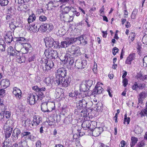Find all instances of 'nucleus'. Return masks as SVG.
I'll return each instance as SVG.
<instances>
[{
	"instance_id": "nucleus-30",
	"label": "nucleus",
	"mask_w": 147,
	"mask_h": 147,
	"mask_svg": "<svg viewBox=\"0 0 147 147\" xmlns=\"http://www.w3.org/2000/svg\"><path fill=\"white\" fill-rule=\"evenodd\" d=\"M44 82L47 86H51L52 85L53 81L50 77H48L45 78Z\"/></svg>"
},
{
	"instance_id": "nucleus-37",
	"label": "nucleus",
	"mask_w": 147,
	"mask_h": 147,
	"mask_svg": "<svg viewBox=\"0 0 147 147\" xmlns=\"http://www.w3.org/2000/svg\"><path fill=\"white\" fill-rule=\"evenodd\" d=\"M61 89L59 88L56 89L55 93L56 95V98H60V96L62 94L61 92Z\"/></svg>"
},
{
	"instance_id": "nucleus-25",
	"label": "nucleus",
	"mask_w": 147,
	"mask_h": 147,
	"mask_svg": "<svg viewBox=\"0 0 147 147\" xmlns=\"http://www.w3.org/2000/svg\"><path fill=\"white\" fill-rule=\"evenodd\" d=\"M70 11H71V14L72 13L73 14H71V16L74 17L76 15L77 16H79L80 13L79 12H77L76 10L73 7H70Z\"/></svg>"
},
{
	"instance_id": "nucleus-27",
	"label": "nucleus",
	"mask_w": 147,
	"mask_h": 147,
	"mask_svg": "<svg viewBox=\"0 0 147 147\" xmlns=\"http://www.w3.org/2000/svg\"><path fill=\"white\" fill-rule=\"evenodd\" d=\"M80 89L81 91L85 92L88 90L89 89L85 83L83 82L80 84Z\"/></svg>"
},
{
	"instance_id": "nucleus-54",
	"label": "nucleus",
	"mask_w": 147,
	"mask_h": 147,
	"mask_svg": "<svg viewBox=\"0 0 147 147\" xmlns=\"http://www.w3.org/2000/svg\"><path fill=\"white\" fill-rule=\"evenodd\" d=\"M31 133L28 131H24L21 134L22 137H24L25 136H27V139L28 138V136L30 135Z\"/></svg>"
},
{
	"instance_id": "nucleus-22",
	"label": "nucleus",
	"mask_w": 147,
	"mask_h": 147,
	"mask_svg": "<svg viewBox=\"0 0 147 147\" xmlns=\"http://www.w3.org/2000/svg\"><path fill=\"white\" fill-rule=\"evenodd\" d=\"M135 57V54L134 53L130 54L127 57L125 61V63L129 64H130L131 61L134 60Z\"/></svg>"
},
{
	"instance_id": "nucleus-26",
	"label": "nucleus",
	"mask_w": 147,
	"mask_h": 147,
	"mask_svg": "<svg viewBox=\"0 0 147 147\" xmlns=\"http://www.w3.org/2000/svg\"><path fill=\"white\" fill-rule=\"evenodd\" d=\"M48 112L52 111L55 109V105L54 103L51 102H47Z\"/></svg>"
},
{
	"instance_id": "nucleus-35",
	"label": "nucleus",
	"mask_w": 147,
	"mask_h": 147,
	"mask_svg": "<svg viewBox=\"0 0 147 147\" xmlns=\"http://www.w3.org/2000/svg\"><path fill=\"white\" fill-rule=\"evenodd\" d=\"M6 110L5 107L3 104L0 102V112L5 114Z\"/></svg>"
},
{
	"instance_id": "nucleus-39",
	"label": "nucleus",
	"mask_w": 147,
	"mask_h": 147,
	"mask_svg": "<svg viewBox=\"0 0 147 147\" xmlns=\"http://www.w3.org/2000/svg\"><path fill=\"white\" fill-rule=\"evenodd\" d=\"M134 131L136 134H139L142 132L141 128L138 125L136 126L135 128Z\"/></svg>"
},
{
	"instance_id": "nucleus-46",
	"label": "nucleus",
	"mask_w": 147,
	"mask_h": 147,
	"mask_svg": "<svg viewBox=\"0 0 147 147\" xmlns=\"http://www.w3.org/2000/svg\"><path fill=\"white\" fill-rule=\"evenodd\" d=\"M137 13V11L136 9H134L133 11L131 16V18L132 19H134L136 18Z\"/></svg>"
},
{
	"instance_id": "nucleus-63",
	"label": "nucleus",
	"mask_w": 147,
	"mask_h": 147,
	"mask_svg": "<svg viewBox=\"0 0 147 147\" xmlns=\"http://www.w3.org/2000/svg\"><path fill=\"white\" fill-rule=\"evenodd\" d=\"M17 41L24 42L26 41V39L24 37L18 38L17 39Z\"/></svg>"
},
{
	"instance_id": "nucleus-16",
	"label": "nucleus",
	"mask_w": 147,
	"mask_h": 147,
	"mask_svg": "<svg viewBox=\"0 0 147 147\" xmlns=\"http://www.w3.org/2000/svg\"><path fill=\"white\" fill-rule=\"evenodd\" d=\"M39 96H35L32 94H30L28 98V102L29 104L31 105H34L35 102L36 98H39Z\"/></svg>"
},
{
	"instance_id": "nucleus-64",
	"label": "nucleus",
	"mask_w": 147,
	"mask_h": 147,
	"mask_svg": "<svg viewBox=\"0 0 147 147\" xmlns=\"http://www.w3.org/2000/svg\"><path fill=\"white\" fill-rule=\"evenodd\" d=\"M142 40L144 42V43L147 45V35H144L143 37Z\"/></svg>"
},
{
	"instance_id": "nucleus-42",
	"label": "nucleus",
	"mask_w": 147,
	"mask_h": 147,
	"mask_svg": "<svg viewBox=\"0 0 147 147\" xmlns=\"http://www.w3.org/2000/svg\"><path fill=\"white\" fill-rule=\"evenodd\" d=\"M36 26L35 24H32L30 28V30L32 31L33 32H37Z\"/></svg>"
},
{
	"instance_id": "nucleus-29",
	"label": "nucleus",
	"mask_w": 147,
	"mask_h": 147,
	"mask_svg": "<svg viewBox=\"0 0 147 147\" xmlns=\"http://www.w3.org/2000/svg\"><path fill=\"white\" fill-rule=\"evenodd\" d=\"M72 119V117L71 116H68L65 119L64 122L67 124H69L71 123Z\"/></svg>"
},
{
	"instance_id": "nucleus-41",
	"label": "nucleus",
	"mask_w": 147,
	"mask_h": 147,
	"mask_svg": "<svg viewBox=\"0 0 147 147\" xmlns=\"http://www.w3.org/2000/svg\"><path fill=\"white\" fill-rule=\"evenodd\" d=\"M84 83L87 86L88 88H89H89L92 85L93 81L91 80H88L86 81Z\"/></svg>"
},
{
	"instance_id": "nucleus-18",
	"label": "nucleus",
	"mask_w": 147,
	"mask_h": 147,
	"mask_svg": "<svg viewBox=\"0 0 147 147\" xmlns=\"http://www.w3.org/2000/svg\"><path fill=\"white\" fill-rule=\"evenodd\" d=\"M0 85L3 88H6L10 85L9 80L7 79H4L2 80L0 82Z\"/></svg>"
},
{
	"instance_id": "nucleus-51",
	"label": "nucleus",
	"mask_w": 147,
	"mask_h": 147,
	"mask_svg": "<svg viewBox=\"0 0 147 147\" xmlns=\"http://www.w3.org/2000/svg\"><path fill=\"white\" fill-rule=\"evenodd\" d=\"M39 20L41 22H45L47 20V17L44 16H40L39 17Z\"/></svg>"
},
{
	"instance_id": "nucleus-45",
	"label": "nucleus",
	"mask_w": 147,
	"mask_h": 147,
	"mask_svg": "<svg viewBox=\"0 0 147 147\" xmlns=\"http://www.w3.org/2000/svg\"><path fill=\"white\" fill-rule=\"evenodd\" d=\"M146 97V94L144 92H141L139 95V98L142 99L145 98Z\"/></svg>"
},
{
	"instance_id": "nucleus-49",
	"label": "nucleus",
	"mask_w": 147,
	"mask_h": 147,
	"mask_svg": "<svg viewBox=\"0 0 147 147\" xmlns=\"http://www.w3.org/2000/svg\"><path fill=\"white\" fill-rule=\"evenodd\" d=\"M24 124L25 125V126H30V127H32V126H31V121L29 119H27L26 121H25Z\"/></svg>"
},
{
	"instance_id": "nucleus-20",
	"label": "nucleus",
	"mask_w": 147,
	"mask_h": 147,
	"mask_svg": "<svg viewBox=\"0 0 147 147\" xmlns=\"http://www.w3.org/2000/svg\"><path fill=\"white\" fill-rule=\"evenodd\" d=\"M103 90V89L102 87L100 86H98V85H96L94 89L93 90L92 94V95H95L100 94Z\"/></svg>"
},
{
	"instance_id": "nucleus-59",
	"label": "nucleus",
	"mask_w": 147,
	"mask_h": 147,
	"mask_svg": "<svg viewBox=\"0 0 147 147\" xmlns=\"http://www.w3.org/2000/svg\"><path fill=\"white\" fill-rule=\"evenodd\" d=\"M135 36V33L133 32H131L130 34L129 38L131 39V41H133L134 39Z\"/></svg>"
},
{
	"instance_id": "nucleus-21",
	"label": "nucleus",
	"mask_w": 147,
	"mask_h": 147,
	"mask_svg": "<svg viewBox=\"0 0 147 147\" xmlns=\"http://www.w3.org/2000/svg\"><path fill=\"white\" fill-rule=\"evenodd\" d=\"M21 131L18 128L15 129L13 131L12 136L13 139L14 140H16L18 139V136L20 134Z\"/></svg>"
},
{
	"instance_id": "nucleus-8",
	"label": "nucleus",
	"mask_w": 147,
	"mask_h": 147,
	"mask_svg": "<svg viewBox=\"0 0 147 147\" xmlns=\"http://www.w3.org/2000/svg\"><path fill=\"white\" fill-rule=\"evenodd\" d=\"M86 65V62L80 59H78L75 62V67L76 68L79 69L84 68Z\"/></svg>"
},
{
	"instance_id": "nucleus-1",
	"label": "nucleus",
	"mask_w": 147,
	"mask_h": 147,
	"mask_svg": "<svg viewBox=\"0 0 147 147\" xmlns=\"http://www.w3.org/2000/svg\"><path fill=\"white\" fill-rule=\"evenodd\" d=\"M80 48L78 47L72 46L67 51L66 55H69L70 56H73L75 57L78 56L80 55Z\"/></svg>"
},
{
	"instance_id": "nucleus-53",
	"label": "nucleus",
	"mask_w": 147,
	"mask_h": 147,
	"mask_svg": "<svg viewBox=\"0 0 147 147\" xmlns=\"http://www.w3.org/2000/svg\"><path fill=\"white\" fill-rule=\"evenodd\" d=\"M14 49L11 46H9L7 49V53L9 55L12 52V51L14 50Z\"/></svg>"
},
{
	"instance_id": "nucleus-32",
	"label": "nucleus",
	"mask_w": 147,
	"mask_h": 147,
	"mask_svg": "<svg viewBox=\"0 0 147 147\" xmlns=\"http://www.w3.org/2000/svg\"><path fill=\"white\" fill-rule=\"evenodd\" d=\"M36 18L35 15L34 13H32L28 19V23H31L34 21Z\"/></svg>"
},
{
	"instance_id": "nucleus-5",
	"label": "nucleus",
	"mask_w": 147,
	"mask_h": 147,
	"mask_svg": "<svg viewBox=\"0 0 147 147\" xmlns=\"http://www.w3.org/2000/svg\"><path fill=\"white\" fill-rule=\"evenodd\" d=\"M56 82L58 85L64 87H67L70 83L68 79H65L64 78H61L60 79H56Z\"/></svg>"
},
{
	"instance_id": "nucleus-13",
	"label": "nucleus",
	"mask_w": 147,
	"mask_h": 147,
	"mask_svg": "<svg viewBox=\"0 0 147 147\" xmlns=\"http://www.w3.org/2000/svg\"><path fill=\"white\" fill-rule=\"evenodd\" d=\"M42 31H45L47 30L49 31H51L53 29V24L50 23H45L42 25Z\"/></svg>"
},
{
	"instance_id": "nucleus-14",
	"label": "nucleus",
	"mask_w": 147,
	"mask_h": 147,
	"mask_svg": "<svg viewBox=\"0 0 147 147\" xmlns=\"http://www.w3.org/2000/svg\"><path fill=\"white\" fill-rule=\"evenodd\" d=\"M4 37L5 41L8 43H10L13 40L12 33L10 31L6 32Z\"/></svg>"
},
{
	"instance_id": "nucleus-9",
	"label": "nucleus",
	"mask_w": 147,
	"mask_h": 147,
	"mask_svg": "<svg viewBox=\"0 0 147 147\" xmlns=\"http://www.w3.org/2000/svg\"><path fill=\"white\" fill-rule=\"evenodd\" d=\"M76 42H77L78 44H82L85 45L87 44V39L86 36L82 35L76 38Z\"/></svg>"
},
{
	"instance_id": "nucleus-52",
	"label": "nucleus",
	"mask_w": 147,
	"mask_h": 147,
	"mask_svg": "<svg viewBox=\"0 0 147 147\" xmlns=\"http://www.w3.org/2000/svg\"><path fill=\"white\" fill-rule=\"evenodd\" d=\"M12 130H10V131H7L6 132L5 134V137L6 139H7L8 138H9L12 133Z\"/></svg>"
},
{
	"instance_id": "nucleus-24",
	"label": "nucleus",
	"mask_w": 147,
	"mask_h": 147,
	"mask_svg": "<svg viewBox=\"0 0 147 147\" xmlns=\"http://www.w3.org/2000/svg\"><path fill=\"white\" fill-rule=\"evenodd\" d=\"M90 121L87 120L83 121L82 124V127L85 130L88 129L89 126H90Z\"/></svg>"
},
{
	"instance_id": "nucleus-10",
	"label": "nucleus",
	"mask_w": 147,
	"mask_h": 147,
	"mask_svg": "<svg viewBox=\"0 0 147 147\" xmlns=\"http://www.w3.org/2000/svg\"><path fill=\"white\" fill-rule=\"evenodd\" d=\"M81 100L83 108L87 107L88 108L90 107V105L92 104V102L87 97H84Z\"/></svg>"
},
{
	"instance_id": "nucleus-57",
	"label": "nucleus",
	"mask_w": 147,
	"mask_h": 147,
	"mask_svg": "<svg viewBox=\"0 0 147 147\" xmlns=\"http://www.w3.org/2000/svg\"><path fill=\"white\" fill-rule=\"evenodd\" d=\"M22 50L23 51L22 53H23L26 54L30 50L24 46L23 47L22 49Z\"/></svg>"
},
{
	"instance_id": "nucleus-62",
	"label": "nucleus",
	"mask_w": 147,
	"mask_h": 147,
	"mask_svg": "<svg viewBox=\"0 0 147 147\" xmlns=\"http://www.w3.org/2000/svg\"><path fill=\"white\" fill-rule=\"evenodd\" d=\"M119 51V49L116 47H114L112 50V53L114 55H115Z\"/></svg>"
},
{
	"instance_id": "nucleus-19",
	"label": "nucleus",
	"mask_w": 147,
	"mask_h": 147,
	"mask_svg": "<svg viewBox=\"0 0 147 147\" xmlns=\"http://www.w3.org/2000/svg\"><path fill=\"white\" fill-rule=\"evenodd\" d=\"M41 121V118L39 117L36 116H34L32 121L33 123L31 124L32 126H37L39 124Z\"/></svg>"
},
{
	"instance_id": "nucleus-34",
	"label": "nucleus",
	"mask_w": 147,
	"mask_h": 147,
	"mask_svg": "<svg viewBox=\"0 0 147 147\" xmlns=\"http://www.w3.org/2000/svg\"><path fill=\"white\" fill-rule=\"evenodd\" d=\"M3 144V147H9L11 145V143L9 139H6Z\"/></svg>"
},
{
	"instance_id": "nucleus-28",
	"label": "nucleus",
	"mask_w": 147,
	"mask_h": 147,
	"mask_svg": "<svg viewBox=\"0 0 147 147\" xmlns=\"http://www.w3.org/2000/svg\"><path fill=\"white\" fill-rule=\"evenodd\" d=\"M67 58H65L64 59V61L65 62L66 61V62L68 63L70 66L73 65L74 62V60L73 59V58L72 57H69L67 55Z\"/></svg>"
},
{
	"instance_id": "nucleus-55",
	"label": "nucleus",
	"mask_w": 147,
	"mask_h": 147,
	"mask_svg": "<svg viewBox=\"0 0 147 147\" xmlns=\"http://www.w3.org/2000/svg\"><path fill=\"white\" fill-rule=\"evenodd\" d=\"M24 46L30 50L31 51L32 49V47L31 46V45L29 43H24Z\"/></svg>"
},
{
	"instance_id": "nucleus-3",
	"label": "nucleus",
	"mask_w": 147,
	"mask_h": 147,
	"mask_svg": "<svg viewBox=\"0 0 147 147\" xmlns=\"http://www.w3.org/2000/svg\"><path fill=\"white\" fill-rule=\"evenodd\" d=\"M76 42V38L67 37L65 38L64 41L61 42L60 47L61 48H65Z\"/></svg>"
},
{
	"instance_id": "nucleus-31",
	"label": "nucleus",
	"mask_w": 147,
	"mask_h": 147,
	"mask_svg": "<svg viewBox=\"0 0 147 147\" xmlns=\"http://www.w3.org/2000/svg\"><path fill=\"white\" fill-rule=\"evenodd\" d=\"M138 140L137 138L135 137H132L131 138V142L130 145L131 147H133L137 143Z\"/></svg>"
},
{
	"instance_id": "nucleus-58",
	"label": "nucleus",
	"mask_w": 147,
	"mask_h": 147,
	"mask_svg": "<svg viewBox=\"0 0 147 147\" xmlns=\"http://www.w3.org/2000/svg\"><path fill=\"white\" fill-rule=\"evenodd\" d=\"M67 12V13H69V12H71L70 11V7L66 6L64 8V10L62 11V12Z\"/></svg>"
},
{
	"instance_id": "nucleus-44",
	"label": "nucleus",
	"mask_w": 147,
	"mask_h": 147,
	"mask_svg": "<svg viewBox=\"0 0 147 147\" xmlns=\"http://www.w3.org/2000/svg\"><path fill=\"white\" fill-rule=\"evenodd\" d=\"M8 0H0V4L1 6L7 5L9 2Z\"/></svg>"
},
{
	"instance_id": "nucleus-6",
	"label": "nucleus",
	"mask_w": 147,
	"mask_h": 147,
	"mask_svg": "<svg viewBox=\"0 0 147 147\" xmlns=\"http://www.w3.org/2000/svg\"><path fill=\"white\" fill-rule=\"evenodd\" d=\"M32 89L36 92H38L40 96H41V98L45 96L46 94V88L45 87H42L40 88H39L38 86H36L33 87Z\"/></svg>"
},
{
	"instance_id": "nucleus-40",
	"label": "nucleus",
	"mask_w": 147,
	"mask_h": 147,
	"mask_svg": "<svg viewBox=\"0 0 147 147\" xmlns=\"http://www.w3.org/2000/svg\"><path fill=\"white\" fill-rule=\"evenodd\" d=\"M9 121V120H7L6 122V123H5L4 125V128L6 130V132L7 131H10V130L12 131V128L10 127L9 125H7V123Z\"/></svg>"
},
{
	"instance_id": "nucleus-12",
	"label": "nucleus",
	"mask_w": 147,
	"mask_h": 147,
	"mask_svg": "<svg viewBox=\"0 0 147 147\" xmlns=\"http://www.w3.org/2000/svg\"><path fill=\"white\" fill-rule=\"evenodd\" d=\"M13 93L17 99H20L22 97V92L21 90L16 87L13 88Z\"/></svg>"
},
{
	"instance_id": "nucleus-11",
	"label": "nucleus",
	"mask_w": 147,
	"mask_h": 147,
	"mask_svg": "<svg viewBox=\"0 0 147 147\" xmlns=\"http://www.w3.org/2000/svg\"><path fill=\"white\" fill-rule=\"evenodd\" d=\"M66 74V70L63 69H59L57 70V79H60L61 78H64Z\"/></svg>"
},
{
	"instance_id": "nucleus-50",
	"label": "nucleus",
	"mask_w": 147,
	"mask_h": 147,
	"mask_svg": "<svg viewBox=\"0 0 147 147\" xmlns=\"http://www.w3.org/2000/svg\"><path fill=\"white\" fill-rule=\"evenodd\" d=\"M138 88L140 90L144 89L146 86L145 84L143 83H140L138 84Z\"/></svg>"
},
{
	"instance_id": "nucleus-15",
	"label": "nucleus",
	"mask_w": 147,
	"mask_h": 147,
	"mask_svg": "<svg viewBox=\"0 0 147 147\" xmlns=\"http://www.w3.org/2000/svg\"><path fill=\"white\" fill-rule=\"evenodd\" d=\"M103 130V128L101 127H96V128H94V130L92 131L91 133L93 136H98L100 135Z\"/></svg>"
},
{
	"instance_id": "nucleus-17",
	"label": "nucleus",
	"mask_w": 147,
	"mask_h": 147,
	"mask_svg": "<svg viewBox=\"0 0 147 147\" xmlns=\"http://www.w3.org/2000/svg\"><path fill=\"white\" fill-rule=\"evenodd\" d=\"M54 66V63L51 60L45 61V70H48L51 69Z\"/></svg>"
},
{
	"instance_id": "nucleus-7",
	"label": "nucleus",
	"mask_w": 147,
	"mask_h": 147,
	"mask_svg": "<svg viewBox=\"0 0 147 147\" xmlns=\"http://www.w3.org/2000/svg\"><path fill=\"white\" fill-rule=\"evenodd\" d=\"M45 45L47 47L51 48L55 47L56 42L51 38H46L45 40Z\"/></svg>"
},
{
	"instance_id": "nucleus-56",
	"label": "nucleus",
	"mask_w": 147,
	"mask_h": 147,
	"mask_svg": "<svg viewBox=\"0 0 147 147\" xmlns=\"http://www.w3.org/2000/svg\"><path fill=\"white\" fill-rule=\"evenodd\" d=\"M13 22L14 21H11V23H9V25L10 28L12 30L13 29L14 30L16 28V27L13 24Z\"/></svg>"
},
{
	"instance_id": "nucleus-2",
	"label": "nucleus",
	"mask_w": 147,
	"mask_h": 147,
	"mask_svg": "<svg viewBox=\"0 0 147 147\" xmlns=\"http://www.w3.org/2000/svg\"><path fill=\"white\" fill-rule=\"evenodd\" d=\"M61 19L64 21L70 22L73 21L74 17L71 16L70 12L69 13H67V12H61L60 14Z\"/></svg>"
},
{
	"instance_id": "nucleus-38",
	"label": "nucleus",
	"mask_w": 147,
	"mask_h": 147,
	"mask_svg": "<svg viewBox=\"0 0 147 147\" xmlns=\"http://www.w3.org/2000/svg\"><path fill=\"white\" fill-rule=\"evenodd\" d=\"M139 115L141 117H145L146 115L147 116V111H146L145 108L140 112Z\"/></svg>"
},
{
	"instance_id": "nucleus-23",
	"label": "nucleus",
	"mask_w": 147,
	"mask_h": 147,
	"mask_svg": "<svg viewBox=\"0 0 147 147\" xmlns=\"http://www.w3.org/2000/svg\"><path fill=\"white\" fill-rule=\"evenodd\" d=\"M47 102H45L41 104V111L44 113L48 112Z\"/></svg>"
},
{
	"instance_id": "nucleus-61",
	"label": "nucleus",
	"mask_w": 147,
	"mask_h": 147,
	"mask_svg": "<svg viewBox=\"0 0 147 147\" xmlns=\"http://www.w3.org/2000/svg\"><path fill=\"white\" fill-rule=\"evenodd\" d=\"M122 82L123 84V86L124 87H125L128 84V80L127 79L125 78H123V80Z\"/></svg>"
},
{
	"instance_id": "nucleus-43",
	"label": "nucleus",
	"mask_w": 147,
	"mask_h": 147,
	"mask_svg": "<svg viewBox=\"0 0 147 147\" xmlns=\"http://www.w3.org/2000/svg\"><path fill=\"white\" fill-rule=\"evenodd\" d=\"M76 106L78 109H81L83 108L81 100H80L77 102Z\"/></svg>"
},
{
	"instance_id": "nucleus-36",
	"label": "nucleus",
	"mask_w": 147,
	"mask_h": 147,
	"mask_svg": "<svg viewBox=\"0 0 147 147\" xmlns=\"http://www.w3.org/2000/svg\"><path fill=\"white\" fill-rule=\"evenodd\" d=\"M144 76L140 73H138L137 74L136 76L137 79L139 81H144Z\"/></svg>"
},
{
	"instance_id": "nucleus-33",
	"label": "nucleus",
	"mask_w": 147,
	"mask_h": 147,
	"mask_svg": "<svg viewBox=\"0 0 147 147\" xmlns=\"http://www.w3.org/2000/svg\"><path fill=\"white\" fill-rule=\"evenodd\" d=\"M96 123L94 121L90 123V126H89V127L88 128L89 130L90 131V134H91V133L92 132V131L94 130V128H96V126L94 125V124H95Z\"/></svg>"
},
{
	"instance_id": "nucleus-60",
	"label": "nucleus",
	"mask_w": 147,
	"mask_h": 147,
	"mask_svg": "<svg viewBox=\"0 0 147 147\" xmlns=\"http://www.w3.org/2000/svg\"><path fill=\"white\" fill-rule=\"evenodd\" d=\"M4 117L6 118H9L11 114L9 111H6L4 114Z\"/></svg>"
},
{
	"instance_id": "nucleus-4",
	"label": "nucleus",
	"mask_w": 147,
	"mask_h": 147,
	"mask_svg": "<svg viewBox=\"0 0 147 147\" xmlns=\"http://www.w3.org/2000/svg\"><path fill=\"white\" fill-rule=\"evenodd\" d=\"M46 56L48 58L55 59L58 57L57 52L56 51L51 50L49 51L48 50H46L45 52Z\"/></svg>"
},
{
	"instance_id": "nucleus-47",
	"label": "nucleus",
	"mask_w": 147,
	"mask_h": 147,
	"mask_svg": "<svg viewBox=\"0 0 147 147\" xmlns=\"http://www.w3.org/2000/svg\"><path fill=\"white\" fill-rule=\"evenodd\" d=\"M143 65L144 66L147 67V55L145 56L143 59Z\"/></svg>"
},
{
	"instance_id": "nucleus-48",
	"label": "nucleus",
	"mask_w": 147,
	"mask_h": 147,
	"mask_svg": "<svg viewBox=\"0 0 147 147\" xmlns=\"http://www.w3.org/2000/svg\"><path fill=\"white\" fill-rule=\"evenodd\" d=\"M132 89L133 90H137L138 88V85L137 82H135L132 86Z\"/></svg>"
}]
</instances>
